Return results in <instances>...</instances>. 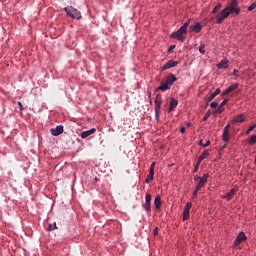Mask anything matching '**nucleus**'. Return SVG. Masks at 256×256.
I'll list each match as a JSON object with an SVG mask.
<instances>
[{
  "mask_svg": "<svg viewBox=\"0 0 256 256\" xmlns=\"http://www.w3.org/2000/svg\"><path fill=\"white\" fill-rule=\"evenodd\" d=\"M191 23V20H187L183 26H181L176 32H173L170 37L171 39H178L180 43H183L185 41V34L187 33V28L189 27V24Z\"/></svg>",
  "mask_w": 256,
  "mask_h": 256,
  "instance_id": "nucleus-1",
  "label": "nucleus"
},
{
  "mask_svg": "<svg viewBox=\"0 0 256 256\" xmlns=\"http://www.w3.org/2000/svg\"><path fill=\"white\" fill-rule=\"evenodd\" d=\"M228 13H234L235 15H239L241 13V8H239V1L232 0L230 4L226 7Z\"/></svg>",
  "mask_w": 256,
  "mask_h": 256,
  "instance_id": "nucleus-2",
  "label": "nucleus"
},
{
  "mask_svg": "<svg viewBox=\"0 0 256 256\" xmlns=\"http://www.w3.org/2000/svg\"><path fill=\"white\" fill-rule=\"evenodd\" d=\"M207 179H209V174L207 173L204 174L203 177H198V176L194 177V181L197 182L196 191H201V189L205 187V184L207 183Z\"/></svg>",
  "mask_w": 256,
  "mask_h": 256,
  "instance_id": "nucleus-3",
  "label": "nucleus"
},
{
  "mask_svg": "<svg viewBox=\"0 0 256 256\" xmlns=\"http://www.w3.org/2000/svg\"><path fill=\"white\" fill-rule=\"evenodd\" d=\"M64 11H66L67 15L72 17V19H81V12L73 8V6H67L64 8Z\"/></svg>",
  "mask_w": 256,
  "mask_h": 256,
  "instance_id": "nucleus-4",
  "label": "nucleus"
},
{
  "mask_svg": "<svg viewBox=\"0 0 256 256\" xmlns=\"http://www.w3.org/2000/svg\"><path fill=\"white\" fill-rule=\"evenodd\" d=\"M161 103H163L161 94H157L154 101L157 121H159V115L161 114Z\"/></svg>",
  "mask_w": 256,
  "mask_h": 256,
  "instance_id": "nucleus-5",
  "label": "nucleus"
},
{
  "mask_svg": "<svg viewBox=\"0 0 256 256\" xmlns=\"http://www.w3.org/2000/svg\"><path fill=\"white\" fill-rule=\"evenodd\" d=\"M229 15H231L230 12H228L226 8H224L219 14L216 15L217 25H221V23H223V21H225V19H227Z\"/></svg>",
  "mask_w": 256,
  "mask_h": 256,
  "instance_id": "nucleus-6",
  "label": "nucleus"
},
{
  "mask_svg": "<svg viewBox=\"0 0 256 256\" xmlns=\"http://www.w3.org/2000/svg\"><path fill=\"white\" fill-rule=\"evenodd\" d=\"M142 207L145 209V211H147V213H151V194L146 193L145 203Z\"/></svg>",
  "mask_w": 256,
  "mask_h": 256,
  "instance_id": "nucleus-7",
  "label": "nucleus"
},
{
  "mask_svg": "<svg viewBox=\"0 0 256 256\" xmlns=\"http://www.w3.org/2000/svg\"><path fill=\"white\" fill-rule=\"evenodd\" d=\"M191 207H193V204H191V202H188L186 204V206L184 207V211H183V221H187V219H189V213L191 211Z\"/></svg>",
  "mask_w": 256,
  "mask_h": 256,
  "instance_id": "nucleus-8",
  "label": "nucleus"
},
{
  "mask_svg": "<svg viewBox=\"0 0 256 256\" xmlns=\"http://www.w3.org/2000/svg\"><path fill=\"white\" fill-rule=\"evenodd\" d=\"M231 128V124H228L224 127V131L222 134V139L223 141H225L226 143L229 142V140L231 139L230 135H229V129Z\"/></svg>",
  "mask_w": 256,
  "mask_h": 256,
  "instance_id": "nucleus-9",
  "label": "nucleus"
},
{
  "mask_svg": "<svg viewBox=\"0 0 256 256\" xmlns=\"http://www.w3.org/2000/svg\"><path fill=\"white\" fill-rule=\"evenodd\" d=\"M237 193L236 188H232L228 193L222 196V199H226V201H231L233 197H235V194Z\"/></svg>",
  "mask_w": 256,
  "mask_h": 256,
  "instance_id": "nucleus-10",
  "label": "nucleus"
},
{
  "mask_svg": "<svg viewBox=\"0 0 256 256\" xmlns=\"http://www.w3.org/2000/svg\"><path fill=\"white\" fill-rule=\"evenodd\" d=\"M239 88V84L238 83H234L231 86H229L223 93H222V97H225V95H229V93H233V91H235V89Z\"/></svg>",
  "mask_w": 256,
  "mask_h": 256,
  "instance_id": "nucleus-11",
  "label": "nucleus"
},
{
  "mask_svg": "<svg viewBox=\"0 0 256 256\" xmlns=\"http://www.w3.org/2000/svg\"><path fill=\"white\" fill-rule=\"evenodd\" d=\"M50 133L54 137H57V136L61 135V133H63V126H57L56 128H52L50 130Z\"/></svg>",
  "mask_w": 256,
  "mask_h": 256,
  "instance_id": "nucleus-12",
  "label": "nucleus"
},
{
  "mask_svg": "<svg viewBox=\"0 0 256 256\" xmlns=\"http://www.w3.org/2000/svg\"><path fill=\"white\" fill-rule=\"evenodd\" d=\"M175 81H177V77L174 74H169L165 79V83L170 87L175 83Z\"/></svg>",
  "mask_w": 256,
  "mask_h": 256,
  "instance_id": "nucleus-13",
  "label": "nucleus"
},
{
  "mask_svg": "<svg viewBox=\"0 0 256 256\" xmlns=\"http://www.w3.org/2000/svg\"><path fill=\"white\" fill-rule=\"evenodd\" d=\"M247 240V236H245V233L241 232L239 233V235L237 236L236 240H235V245H241V243L243 241H246Z\"/></svg>",
  "mask_w": 256,
  "mask_h": 256,
  "instance_id": "nucleus-14",
  "label": "nucleus"
},
{
  "mask_svg": "<svg viewBox=\"0 0 256 256\" xmlns=\"http://www.w3.org/2000/svg\"><path fill=\"white\" fill-rule=\"evenodd\" d=\"M177 65H179V62L177 61H173V60H170L168 61L164 66H163V70H167V69H171L173 67H177Z\"/></svg>",
  "mask_w": 256,
  "mask_h": 256,
  "instance_id": "nucleus-15",
  "label": "nucleus"
},
{
  "mask_svg": "<svg viewBox=\"0 0 256 256\" xmlns=\"http://www.w3.org/2000/svg\"><path fill=\"white\" fill-rule=\"evenodd\" d=\"M96 131H97V129H95V128H92L88 131H84V132L81 133V138L82 139H87V137H90V135L95 134Z\"/></svg>",
  "mask_w": 256,
  "mask_h": 256,
  "instance_id": "nucleus-16",
  "label": "nucleus"
},
{
  "mask_svg": "<svg viewBox=\"0 0 256 256\" xmlns=\"http://www.w3.org/2000/svg\"><path fill=\"white\" fill-rule=\"evenodd\" d=\"M201 29H202V26H201V23H199V22L190 26V31H192V33H199V31H201Z\"/></svg>",
  "mask_w": 256,
  "mask_h": 256,
  "instance_id": "nucleus-17",
  "label": "nucleus"
},
{
  "mask_svg": "<svg viewBox=\"0 0 256 256\" xmlns=\"http://www.w3.org/2000/svg\"><path fill=\"white\" fill-rule=\"evenodd\" d=\"M177 105H179V102L175 98H170V105L168 108L169 113H171V111H173Z\"/></svg>",
  "mask_w": 256,
  "mask_h": 256,
  "instance_id": "nucleus-18",
  "label": "nucleus"
},
{
  "mask_svg": "<svg viewBox=\"0 0 256 256\" xmlns=\"http://www.w3.org/2000/svg\"><path fill=\"white\" fill-rule=\"evenodd\" d=\"M227 63H229V60L223 59L221 62H219L217 64V68L218 69H227L229 67V65Z\"/></svg>",
  "mask_w": 256,
  "mask_h": 256,
  "instance_id": "nucleus-19",
  "label": "nucleus"
},
{
  "mask_svg": "<svg viewBox=\"0 0 256 256\" xmlns=\"http://www.w3.org/2000/svg\"><path fill=\"white\" fill-rule=\"evenodd\" d=\"M169 89H171V86H169V84L165 82L161 83V85L156 89V91H169Z\"/></svg>",
  "mask_w": 256,
  "mask_h": 256,
  "instance_id": "nucleus-20",
  "label": "nucleus"
},
{
  "mask_svg": "<svg viewBox=\"0 0 256 256\" xmlns=\"http://www.w3.org/2000/svg\"><path fill=\"white\" fill-rule=\"evenodd\" d=\"M245 116L243 114H240L233 118L232 123H244Z\"/></svg>",
  "mask_w": 256,
  "mask_h": 256,
  "instance_id": "nucleus-21",
  "label": "nucleus"
},
{
  "mask_svg": "<svg viewBox=\"0 0 256 256\" xmlns=\"http://www.w3.org/2000/svg\"><path fill=\"white\" fill-rule=\"evenodd\" d=\"M221 93V89L217 88L213 93L210 94L207 101L210 103V101L214 100L216 95H219Z\"/></svg>",
  "mask_w": 256,
  "mask_h": 256,
  "instance_id": "nucleus-22",
  "label": "nucleus"
},
{
  "mask_svg": "<svg viewBox=\"0 0 256 256\" xmlns=\"http://www.w3.org/2000/svg\"><path fill=\"white\" fill-rule=\"evenodd\" d=\"M209 157V151L205 150L198 158V163H202L203 160L207 159Z\"/></svg>",
  "mask_w": 256,
  "mask_h": 256,
  "instance_id": "nucleus-23",
  "label": "nucleus"
},
{
  "mask_svg": "<svg viewBox=\"0 0 256 256\" xmlns=\"http://www.w3.org/2000/svg\"><path fill=\"white\" fill-rule=\"evenodd\" d=\"M156 209H161V196L157 195L154 199Z\"/></svg>",
  "mask_w": 256,
  "mask_h": 256,
  "instance_id": "nucleus-24",
  "label": "nucleus"
},
{
  "mask_svg": "<svg viewBox=\"0 0 256 256\" xmlns=\"http://www.w3.org/2000/svg\"><path fill=\"white\" fill-rule=\"evenodd\" d=\"M57 229V223H52L48 225L47 231H55Z\"/></svg>",
  "mask_w": 256,
  "mask_h": 256,
  "instance_id": "nucleus-25",
  "label": "nucleus"
},
{
  "mask_svg": "<svg viewBox=\"0 0 256 256\" xmlns=\"http://www.w3.org/2000/svg\"><path fill=\"white\" fill-rule=\"evenodd\" d=\"M221 7H223V5L221 3H218L212 10V13L215 14L217 13V11H219V9H221Z\"/></svg>",
  "mask_w": 256,
  "mask_h": 256,
  "instance_id": "nucleus-26",
  "label": "nucleus"
},
{
  "mask_svg": "<svg viewBox=\"0 0 256 256\" xmlns=\"http://www.w3.org/2000/svg\"><path fill=\"white\" fill-rule=\"evenodd\" d=\"M249 145H255L256 143V135H252L248 141Z\"/></svg>",
  "mask_w": 256,
  "mask_h": 256,
  "instance_id": "nucleus-27",
  "label": "nucleus"
},
{
  "mask_svg": "<svg viewBox=\"0 0 256 256\" xmlns=\"http://www.w3.org/2000/svg\"><path fill=\"white\" fill-rule=\"evenodd\" d=\"M199 52L201 53V55H205V44L200 45Z\"/></svg>",
  "mask_w": 256,
  "mask_h": 256,
  "instance_id": "nucleus-28",
  "label": "nucleus"
},
{
  "mask_svg": "<svg viewBox=\"0 0 256 256\" xmlns=\"http://www.w3.org/2000/svg\"><path fill=\"white\" fill-rule=\"evenodd\" d=\"M209 117H211V110H208L206 112V114L203 117V121H207V119H209Z\"/></svg>",
  "mask_w": 256,
  "mask_h": 256,
  "instance_id": "nucleus-29",
  "label": "nucleus"
},
{
  "mask_svg": "<svg viewBox=\"0 0 256 256\" xmlns=\"http://www.w3.org/2000/svg\"><path fill=\"white\" fill-rule=\"evenodd\" d=\"M200 145L202 146V147H209V145H211V141H206V143L205 144H203V140H200Z\"/></svg>",
  "mask_w": 256,
  "mask_h": 256,
  "instance_id": "nucleus-30",
  "label": "nucleus"
},
{
  "mask_svg": "<svg viewBox=\"0 0 256 256\" xmlns=\"http://www.w3.org/2000/svg\"><path fill=\"white\" fill-rule=\"evenodd\" d=\"M255 128H256V124H253L252 126H250L248 128V131H246V135H249V133H251V131H253V129H255Z\"/></svg>",
  "mask_w": 256,
  "mask_h": 256,
  "instance_id": "nucleus-31",
  "label": "nucleus"
},
{
  "mask_svg": "<svg viewBox=\"0 0 256 256\" xmlns=\"http://www.w3.org/2000/svg\"><path fill=\"white\" fill-rule=\"evenodd\" d=\"M210 107H211L212 109H217V107H219V103H217V102H212V103L210 104Z\"/></svg>",
  "mask_w": 256,
  "mask_h": 256,
  "instance_id": "nucleus-32",
  "label": "nucleus"
},
{
  "mask_svg": "<svg viewBox=\"0 0 256 256\" xmlns=\"http://www.w3.org/2000/svg\"><path fill=\"white\" fill-rule=\"evenodd\" d=\"M149 175H150V179H153L155 176V170L149 169Z\"/></svg>",
  "mask_w": 256,
  "mask_h": 256,
  "instance_id": "nucleus-33",
  "label": "nucleus"
},
{
  "mask_svg": "<svg viewBox=\"0 0 256 256\" xmlns=\"http://www.w3.org/2000/svg\"><path fill=\"white\" fill-rule=\"evenodd\" d=\"M253 9H256V3H252L249 7H248V11H253Z\"/></svg>",
  "mask_w": 256,
  "mask_h": 256,
  "instance_id": "nucleus-34",
  "label": "nucleus"
},
{
  "mask_svg": "<svg viewBox=\"0 0 256 256\" xmlns=\"http://www.w3.org/2000/svg\"><path fill=\"white\" fill-rule=\"evenodd\" d=\"M199 165H201V163H199V161L197 160V163L194 167V173H197V171H199Z\"/></svg>",
  "mask_w": 256,
  "mask_h": 256,
  "instance_id": "nucleus-35",
  "label": "nucleus"
},
{
  "mask_svg": "<svg viewBox=\"0 0 256 256\" xmlns=\"http://www.w3.org/2000/svg\"><path fill=\"white\" fill-rule=\"evenodd\" d=\"M227 103H229V99L223 100V102L220 104V107H225V105H227Z\"/></svg>",
  "mask_w": 256,
  "mask_h": 256,
  "instance_id": "nucleus-36",
  "label": "nucleus"
},
{
  "mask_svg": "<svg viewBox=\"0 0 256 256\" xmlns=\"http://www.w3.org/2000/svg\"><path fill=\"white\" fill-rule=\"evenodd\" d=\"M151 181H153V179H151V175H148L145 182L146 183H151Z\"/></svg>",
  "mask_w": 256,
  "mask_h": 256,
  "instance_id": "nucleus-37",
  "label": "nucleus"
},
{
  "mask_svg": "<svg viewBox=\"0 0 256 256\" xmlns=\"http://www.w3.org/2000/svg\"><path fill=\"white\" fill-rule=\"evenodd\" d=\"M199 193V190L195 188L194 193H193V199L197 198V194Z\"/></svg>",
  "mask_w": 256,
  "mask_h": 256,
  "instance_id": "nucleus-38",
  "label": "nucleus"
},
{
  "mask_svg": "<svg viewBox=\"0 0 256 256\" xmlns=\"http://www.w3.org/2000/svg\"><path fill=\"white\" fill-rule=\"evenodd\" d=\"M175 49V45H171L168 49V53H171Z\"/></svg>",
  "mask_w": 256,
  "mask_h": 256,
  "instance_id": "nucleus-39",
  "label": "nucleus"
},
{
  "mask_svg": "<svg viewBox=\"0 0 256 256\" xmlns=\"http://www.w3.org/2000/svg\"><path fill=\"white\" fill-rule=\"evenodd\" d=\"M18 106H19L20 111H23V104L21 102H18Z\"/></svg>",
  "mask_w": 256,
  "mask_h": 256,
  "instance_id": "nucleus-40",
  "label": "nucleus"
},
{
  "mask_svg": "<svg viewBox=\"0 0 256 256\" xmlns=\"http://www.w3.org/2000/svg\"><path fill=\"white\" fill-rule=\"evenodd\" d=\"M154 235H159V228L156 227V228L154 229Z\"/></svg>",
  "mask_w": 256,
  "mask_h": 256,
  "instance_id": "nucleus-41",
  "label": "nucleus"
},
{
  "mask_svg": "<svg viewBox=\"0 0 256 256\" xmlns=\"http://www.w3.org/2000/svg\"><path fill=\"white\" fill-rule=\"evenodd\" d=\"M185 130H186V129H185V126L181 127V128H180V133H185Z\"/></svg>",
  "mask_w": 256,
  "mask_h": 256,
  "instance_id": "nucleus-42",
  "label": "nucleus"
},
{
  "mask_svg": "<svg viewBox=\"0 0 256 256\" xmlns=\"http://www.w3.org/2000/svg\"><path fill=\"white\" fill-rule=\"evenodd\" d=\"M149 169L155 170V162H153Z\"/></svg>",
  "mask_w": 256,
  "mask_h": 256,
  "instance_id": "nucleus-43",
  "label": "nucleus"
},
{
  "mask_svg": "<svg viewBox=\"0 0 256 256\" xmlns=\"http://www.w3.org/2000/svg\"><path fill=\"white\" fill-rule=\"evenodd\" d=\"M238 72H239V71H238L237 69H234L233 75H237Z\"/></svg>",
  "mask_w": 256,
  "mask_h": 256,
  "instance_id": "nucleus-44",
  "label": "nucleus"
},
{
  "mask_svg": "<svg viewBox=\"0 0 256 256\" xmlns=\"http://www.w3.org/2000/svg\"><path fill=\"white\" fill-rule=\"evenodd\" d=\"M148 97H149L150 102H151V92L148 93Z\"/></svg>",
  "mask_w": 256,
  "mask_h": 256,
  "instance_id": "nucleus-45",
  "label": "nucleus"
}]
</instances>
